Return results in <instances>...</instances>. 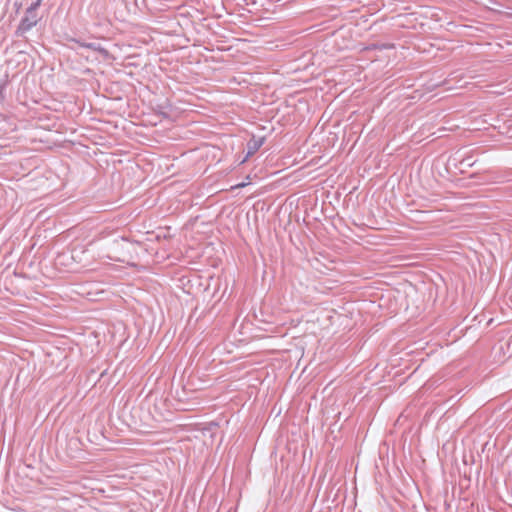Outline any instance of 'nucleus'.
Listing matches in <instances>:
<instances>
[{
	"mask_svg": "<svg viewBox=\"0 0 512 512\" xmlns=\"http://www.w3.org/2000/svg\"><path fill=\"white\" fill-rule=\"evenodd\" d=\"M142 251L143 248L139 243L122 242L115 247L116 255L109 256V259L135 267Z\"/></svg>",
	"mask_w": 512,
	"mask_h": 512,
	"instance_id": "obj_1",
	"label": "nucleus"
},
{
	"mask_svg": "<svg viewBox=\"0 0 512 512\" xmlns=\"http://www.w3.org/2000/svg\"><path fill=\"white\" fill-rule=\"evenodd\" d=\"M42 0H36L34 3H32L26 10L24 18L21 20L19 24V30L21 32H26L30 30L32 27H34L38 21L39 17L37 14V9L41 5Z\"/></svg>",
	"mask_w": 512,
	"mask_h": 512,
	"instance_id": "obj_2",
	"label": "nucleus"
},
{
	"mask_svg": "<svg viewBox=\"0 0 512 512\" xmlns=\"http://www.w3.org/2000/svg\"><path fill=\"white\" fill-rule=\"evenodd\" d=\"M262 144V140H253L251 143H249L247 156L242 161V163L245 162L250 156H252L262 146Z\"/></svg>",
	"mask_w": 512,
	"mask_h": 512,
	"instance_id": "obj_3",
	"label": "nucleus"
},
{
	"mask_svg": "<svg viewBox=\"0 0 512 512\" xmlns=\"http://www.w3.org/2000/svg\"><path fill=\"white\" fill-rule=\"evenodd\" d=\"M248 184H250V181L236 184V185L231 187V190L243 188V187L247 186Z\"/></svg>",
	"mask_w": 512,
	"mask_h": 512,
	"instance_id": "obj_4",
	"label": "nucleus"
},
{
	"mask_svg": "<svg viewBox=\"0 0 512 512\" xmlns=\"http://www.w3.org/2000/svg\"><path fill=\"white\" fill-rule=\"evenodd\" d=\"M82 46L86 47V48H89V49H96L94 44H91V43H89V44H82Z\"/></svg>",
	"mask_w": 512,
	"mask_h": 512,
	"instance_id": "obj_5",
	"label": "nucleus"
}]
</instances>
